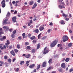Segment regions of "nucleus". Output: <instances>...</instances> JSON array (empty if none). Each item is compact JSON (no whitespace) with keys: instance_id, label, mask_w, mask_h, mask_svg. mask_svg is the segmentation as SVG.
<instances>
[{"instance_id":"1a4fd4ad","label":"nucleus","mask_w":73,"mask_h":73,"mask_svg":"<svg viewBox=\"0 0 73 73\" xmlns=\"http://www.w3.org/2000/svg\"><path fill=\"white\" fill-rule=\"evenodd\" d=\"M10 53L12 54V55H13V56H15V55H16V54H15V52H14V51H13V50H12L11 52Z\"/></svg>"},{"instance_id":"603ef678","label":"nucleus","mask_w":73,"mask_h":73,"mask_svg":"<svg viewBox=\"0 0 73 73\" xmlns=\"http://www.w3.org/2000/svg\"><path fill=\"white\" fill-rule=\"evenodd\" d=\"M65 58H63L62 59V62H64V61H65Z\"/></svg>"},{"instance_id":"8fccbe9b","label":"nucleus","mask_w":73,"mask_h":73,"mask_svg":"<svg viewBox=\"0 0 73 73\" xmlns=\"http://www.w3.org/2000/svg\"><path fill=\"white\" fill-rule=\"evenodd\" d=\"M32 36V35H31V34L29 33L28 35V36L30 38L31 37V36Z\"/></svg>"},{"instance_id":"9b49d317","label":"nucleus","mask_w":73,"mask_h":73,"mask_svg":"<svg viewBox=\"0 0 73 73\" xmlns=\"http://www.w3.org/2000/svg\"><path fill=\"white\" fill-rule=\"evenodd\" d=\"M37 7V4H36V3L35 2L33 5V7H32V9H34V8H35L36 7Z\"/></svg>"},{"instance_id":"bf43d9fd","label":"nucleus","mask_w":73,"mask_h":73,"mask_svg":"<svg viewBox=\"0 0 73 73\" xmlns=\"http://www.w3.org/2000/svg\"><path fill=\"white\" fill-rule=\"evenodd\" d=\"M17 13V11H15V12L14 13V15H16V14Z\"/></svg>"},{"instance_id":"20e7f679","label":"nucleus","mask_w":73,"mask_h":73,"mask_svg":"<svg viewBox=\"0 0 73 73\" xmlns=\"http://www.w3.org/2000/svg\"><path fill=\"white\" fill-rule=\"evenodd\" d=\"M1 4H2V8H4L5 7V0H3L1 2Z\"/></svg>"},{"instance_id":"c85d7f7f","label":"nucleus","mask_w":73,"mask_h":73,"mask_svg":"<svg viewBox=\"0 0 73 73\" xmlns=\"http://www.w3.org/2000/svg\"><path fill=\"white\" fill-rule=\"evenodd\" d=\"M6 48V46H5V45H3V47L1 48V50H3V49H5Z\"/></svg>"},{"instance_id":"0eeeda50","label":"nucleus","mask_w":73,"mask_h":73,"mask_svg":"<svg viewBox=\"0 0 73 73\" xmlns=\"http://www.w3.org/2000/svg\"><path fill=\"white\" fill-rule=\"evenodd\" d=\"M65 64L64 63H62V64L61 65V66L62 68H63L64 69H65V68H66V67L65 66Z\"/></svg>"},{"instance_id":"9d476101","label":"nucleus","mask_w":73,"mask_h":73,"mask_svg":"<svg viewBox=\"0 0 73 73\" xmlns=\"http://www.w3.org/2000/svg\"><path fill=\"white\" fill-rule=\"evenodd\" d=\"M44 29V27L41 26H40L39 28V29L40 31H43Z\"/></svg>"},{"instance_id":"680f3d73","label":"nucleus","mask_w":73,"mask_h":73,"mask_svg":"<svg viewBox=\"0 0 73 73\" xmlns=\"http://www.w3.org/2000/svg\"><path fill=\"white\" fill-rule=\"evenodd\" d=\"M12 48V46H9V49H11Z\"/></svg>"},{"instance_id":"5fc2aeb1","label":"nucleus","mask_w":73,"mask_h":73,"mask_svg":"<svg viewBox=\"0 0 73 73\" xmlns=\"http://www.w3.org/2000/svg\"><path fill=\"white\" fill-rule=\"evenodd\" d=\"M19 70V68H17V69H16V72H18Z\"/></svg>"},{"instance_id":"864d4df0","label":"nucleus","mask_w":73,"mask_h":73,"mask_svg":"<svg viewBox=\"0 0 73 73\" xmlns=\"http://www.w3.org/2000/svg\"><path fill=\"white\" fill-rule=\"evenodd\" d=\"M8 45L9 44L5 43V45H6L7 48H8V47H9V46H8Z\"/></svg>"},{"instance_id":"6ab92c4d","label":"nucleus","mask_w":73,"mask_h":73,"mask_svg":"<svg viewBox=\"0 0 73 73\" xmlns=\"http://www.w3.org/2000/svg\"><path fill=\"white\" fill-rule=\"evenodd\" d=\"M35 38L36 37L35 36H33L32 37L30 38L31 39V40H34V39H35Z\"/></svg>"},{"instance_id":"412c9836","label":"nucleus","mask_w":73,"mask_h":73,"mask_svg":"<svg viewBox=\"0 0 73 73\" xmlns=\"http://www.w3.org/2000/svg\"><path fill=\"white\" fill-rule=\"evenodd\" d=\"M58 7L60 9H62V8H65V7L64 6H62L61 5H58Z\"/></svg>"},{"instance_id":"774afa93","label":"nucleus","mask_w":73,"mask_h":73,"mask_svg":"<svg viewBox=\"0 0 73 73\" xmlns=\"http://www.w3.org/2000/svg\"><path fill=\"white\" fill-rule=\"evenodd\" d=\"M69 16L71 18L72 17V15H71V14H70L69 15Z\"/></svg>"},{"instance_id":"6e6552de","label":"nucleus","mask_w":73,"mask_h":73,"mask_svg":"<svg viewBox=\"0 0 73 73\" xmlns=\"http://www.w3.org/2000/svg\"><path fill=\"white\" fill-rule=\"evenodd\" d=\"M17 19V18H16V17H14L12 18V21H13L14 23L16 22V19Z\"/></svg>"},{"instance_id":"09e8293b","label":"nucleus","mask_w":73,"mask_h":73,"mask_svg":"<svg viewBox=\"0 0 73 73\" xmlns=\"http://www.w3.org/2000/svg\"><path fill=\"white\" fill-rule=\"evenodd\" d=\"M25 44L26 45H29V43L28 42H26L25 43Z\"/></svg>"},{"instance_id":"bb28decb","label":"nucleus","mask_w":73,"mask_h":73,"mask_svg":"<svg viewBox=\"0 0 73 73\" xmlns=\"http://www.w3.org/2000/svg\"><path fill=\"white\" fill-rule=\"evenodd\" d=\"M40 66H41V65L39 64L37 66V68H36V70H38L40 68Z\"/></svg>"},{"instance_id":"f03ea898","label":"nucleus","mask_w":73,"mask_h":73,"mask_svg":"<svg viewBox=\"0 0 73 73\" xmlns=\"http://www.w3.org/2000/svg\"><path fill=\"white\" fill-rule=\"evenodd\" d=\"M62 40L63 42H65L66 41H68V37L66 35L63 36L62 38Z\"/></svg>"},{"instance_id":"0e129e2a","label":"nucleus","mask_w":73,"mask_h":73,"mask_svg":"<svg viewBox=\"0 0 73 73\" xmlns=\"http://www.w3.org/2000/svg\"><path fill=\"white\" fill-rule=\"evenodd\" d=\"M69 18H67L65 19V20H66V21H68L69 20Z\"/></svg>"},{"instance_id":"37998d69","label":"nucleus","mask_w":73,"mask_h":73,"mask_svg":"<svg viewBox=\"0 0 73 73\" xmlns=\"http://www.w3.org/2000/svg\"><path fill=\"white\" fill-rule=\"evenodd\" d=\"M62 46V45L61 44H58L57 46L58 47H59V48H60V47H61Z\"/></svg>"},{"instance_id":"2eb2a0df","label":"nucleus","mask_w":73,"mask_h":73,"mask_svg":"<svg viewBox=\"0 0 73 73\" xmlns=\"http://www.w3.org/2000/svg\"><path fill=\"white\" fill-rule=\"evenodd\" d=\"M34 32H35L36 33H38L39 32V30L38 29L34 30L33 31Z\"/></svg>"},{"instance_id":"473e14b6","label":"nucleus","mask_w":73,"mask_h":73,"mask_svg":"<svg viewBox=\"0 0 73 73\" xmlns=\"http://www.w3.org/2000/svg\"><path fill=\"white\" fill-rule=\"evenodd\" d=\"M31 52L33 53H35V52H36V50L35 49H33L32 50Z\"/></svg>"},{"instance_id":"f704fd0d","label":"nucleus","mask_w":73,"mask_h":73,"mask_svg":"<svg viewBox=\"0 0 73 73\" xmlns=\"http://www.w3.org/2000/svg\"><path fill=\"white\" fill-rule=\"evenodd\" d=\"M5 44H10V42H9V40H8L7 41V43H6Z\"/></svg>"},{"instance_id":"13d9d810","label":"nucleus","mask_w":73,"mask_h":73,"mask_svg":"<svg viewBox=\"0 0 73 73\" xmlns=\"http://www.w3.org/2000/svg\"><path fill=\"white\" fill-rule=\"evenodd\" d=\"M40 25L39 24L38 25L36 26V29H37V28H38V27H39V26H40Z\"/></svg>"},{"instance_id":"69168bd1","label":"nucleus","mask_w":73,"mask_h":73,"mask_svg":"<svg viewBox=\"0 0 73 73\" xmlns=\"http://www.w3.org/2000/svg\"><path fill=\"white\" fill-rule=\"evenodd\" d=\"M3 44H0V48H2V46L3 45Z\"/></svg>"},{"instance_id":"7ed1b4c3","label":"nucleus","mask_w":73,"mask_h":73,"mask_svg":"<svg viewBox=\"0 0 73 73\" xmlns=\"http://www.w3.org/2000/svg\"><path fill=\"white\" fill-rule=\"evenodd\" d=\"M47 47H46L44 49V52H43V54H45L46 53H48L49 52V50L46 49Z\"/></svg>"},{"instance_id":"4c0bfd02","label":"nucleus","mask_w":73,"mask_h":73,"mask_svg":"<svg viewBox=\"0 0 73 73\" xmlns=\"http://www.w3.org/2000/svg\"><path fill=\"white\" fill-rule=\"evenodd\" d=\"M58 70L60 72H62V69L61 68H60L58 69Z\"/></svg>"},{"instance_id":"3c124183","label":"nucleus","mask_w":73,"mask_h":73,"mask_svg":"<svg viewBox=\"0 0 73 73\" xmlns=\"http://www.w3.org/2000/svg\"><path fill=\"white\" fill-rule=\"evenodd\" d=\"M60 64L59 63H58L56 64L57 66H60Z\"/></svg>"},{"instance_id":"e433bc0d","label":"nucleus","mask_w":73,"mask_h":73,"mask_svg":"<svg viewBox=\"0 0 73 73\" xmlns=\"http://www.w3.org/2000/svg\"><path fill=\"white\" fill-rule=\"evenodd\" d=\"M60 23L62 24H63V25H64V24H65V23L64 22V21L62 20L60 21Z\"/></svg>"},{"instance_id":"f3484780","label":"nucleus","mask_w":73,"mask_h":73,"mask_svg":"<svg viewBox=\"0 0 73 73\" xmlns=\"http://www.w3.org/2000/svg\"><path fill=\"white\" fill-rule=\"evenodd\" d=\"M5 39H6V36H4L2 37V38H1V41H4V40H5Z\"/></svg>"},{"instance_id":"e2e57ef3","label":"nucleus","mask_w":73,"mask_h":73,"mask_svg":"<svg viewBox=\"0 0 73 73\" xmlns=\"http://www.w3.org/2000/svg\"><path fill=\"white\" fill-rule=\"evenodd\" d=\"M18 38L19 39V40H21V39H22V38H21V36H19Z\"/></svg>"},{"instance_id":"7c9ffc66","label":"nucleus","mask_w":73,"mask_h":73,"mask_svg":"<svg viewBox=\"0 0 73 73\" xmlns=\"http://www.w3.org/2000/svg\"><path fill=\"white\" fill-rule=\"evenodd\" d=\"M42 34L41 33H40L38 36V39H40V38H41V36Z\"/></svg>"},{"instance_id":"79ce46f5","label":"nucleus","mask_w":73,"mask_h":73,"mask_svg":"<svg viewBox=\"0 0 73 73\" xmlns=\"http://www.w3.org/2000/svg\"><path fill=\"white\" fill-rule=\"evenodd\" d=\"M10 14H11V13L9 12H8L7 13V15H6V16H7V17H9L10 16Z\"/></svg>"},{"instance_id":"f8f14e48","label":"nucleus","mask_w":73,"mask_h":73,"mask_svg":"<svg viewBox=\"0 0 73 73\" xmlns=\"http://www.w3.org/2000/svg\"><path fill=\"white\" fill-rule=\"evenodd\" d=\"M32 23H33V21H32V20H30L29 23H28V26H30V25L32 24Z\"/></svg>"},{"instance_id":"c9c22d12","label":"nucleus","mask_w":73,"mask_h":73,"mask_svg":"<svg viewBox=\"0 0 73 73\" xmlns=\"http://www.w3.org/2000/svg\"><path fill=\"white\" fill-rule=\"evenodd\" d=\"M17 48L18 49H20V45L19 44H17Z\"/></svg>"},{"instance_id":"f257e3e1","label":"nucleus","mask_w":73,"mask_h":73,"mask_svg":"<svg viewBox=\"0 0 73 73\" xmlns=\"http://www.w3.org/2000/svg\"><path fill=\"white\" fill-rule=\"evenodd\" d=\"M58 42V41L56 40L54 41L53 42H52L51 44L50 45V46L52 47H54Z\"/></svg>"},{"instance_id":"a18cd8bd","label":"nucleus","mask_w":73,"mask_h":73,"mask_svg":"<svg viewBox=\"0 0 73 73\" xmlns=\"http://www.w3.org/2000/svg\"><path fill=\"white\" fill-rule=\"evenodd\" d=\"M33 44H35V43H36V40H34L33 41Z\"/></svg>"},{"instance_id":"052dcab7","label":"nucleus","mask_w":73,"mask_h":73,"mask_svg":"<svg viewBox=\"0 0 73 73\" xmlns=\"http://www.w3.org/2000/svg\"><path fill=\"white\" fill-rule=\"evenodd\" d=\"M15 61H16V58H13V62H14Z\"/></svg>"},{"instance_id":"ddd939ff","label":"nucleus","mask_w":73,"mask_h":73,"mask_svg":"<svg viewBox=\"0 0 73 73\" xmlns=\"http://www.w3.org/2000/svg\"><path fill=\"white\" fill-rule=\"evenodd\" d=\"M0 35H2V34H4V32H3V30L2 29V28H0Z\"/></svg>"},{"instance_id":"4468645a","label":"nucleus","mask_w":73,"mask_h":73,"mask_svg":"<svg viewBox=\"0 0 73 73\" xmlns=\"http://www.w3.org/2000/svg\"><path fill=\"white\" fill-rule=\"evenodd\" d=\"M4 29H6V31H8L9 28L7 26H4L3 27Z\"/></svg>"},{"instance_id":"423d86ee","label":"nucleus","mask_w":73,"mask_h":73,"mask_svg":"<svg viewBox=\"0 0 73 73\" xmlns=\"http://www.w3.org/2000/svg\"><path fill=\"white\" fill-rule=\"evenodd\" d=\"M26 49L27 50H31L32 49V48L29 46L26 47Z\"/></svg>"},{"instance_id":"aec40b11","label":"nucleus","mask_w":73,"mask_h":73,"mask_svg":"<svg viewBox=\"0 0 73 73\" xmlns=\"http://www.w3.org/2000/svg\"><path fill=\"white\" fill-rule=\"evenodd\" d=\"M40 47V44L38 43L37 44V48H36V50H37V49H39Z\"/></svg>"},{"instance_id":"b1692460","label":"nucleus","mask_w":73,"mask_h":73,"mask_svg":"<svg viewBox=\"0 0 73 73\" xmlns=\"http://www.w3.org/2000/svg\"><path fill=\"white\" fill-rule=\"evenodd\" d=\"M0 63L1 64H0V66H2L4 64V62L2 61H0Z\"/></svg>"},{"instance_id":"dca6fc26","label":"nucleus","mask_w":73,"mask_h":73,"mask_svg":"<svg viewBox=\"0 0 73 73\" xmlns=\"http://www.w3.org/2000/svg\"><path fill=\"white\" fill-rule=\"evenodd\" d=\"M35 66V64H33L30 66L29 67L30 68H33V67Z\"/></svg>"},{"instance_id":"4d7b16f0","label":"nucleus","mask_w":73,"mask_h":73,"mask_svg":"<svg viewBox=\"0 0 73 73\" xmlns=\"http://www.w3.org/2000/svg\"><path fill=\"white\" fill-rule=\"evenodd\" d=\"M61 4H62V6H64V5H65V4H64V2H62L61 3Z\"/></svg>"},{"instance_id":"c756f323","label":"nucleus","mask_w":73,"mask_h":73,"mask_svg":"<svg viewBox=\"0 0 73 73\" xmlns=\"http://www.w3.org/2000/svg\"><path fill=\"white\" fill-rule=\"evenodd\" d=\"M24 64V61H21L20 62V65H23Z\"/></svg>"},{"instance_id":"a19ab883","label":"nucleus","mask_w":73,"mask_h":73,"mask_svg":"<svg viewBox=\"0 0 73 73\" xmlns=\"http://www.w3.org/2000/svg\"><path fill=\"white\" fill-rule=\"evenodd\" d=\"M25 33H23L22 34V36L23 38H25Z\"/></svg>"},{"instance_id":"ea45409f","label":"nucleus","mask_w":73,"mask_h":73,"mask_svg":"<svg viewBox=\"0 0 73 73\" xmlns=\"http://www.w3.org/2000/svg\"><path fill=\"white\" fill-rule=\"evenodd\" d=\"M68 45L69 46L72 47V43H70L68 44Z\"/></svg>"},{"instance_id":"49530a36","label":"nucleus","mask_w":73,"mask_h":73,"mask_svg":"<svg viewBox=\"0 0 73 73\" xmlns=\"http://www.w3.org/2000/svg\"><path fill=\"white\" fill-rule=\"evenodd\" d=\"M4 59L5 60H7L8 58V57L7 56H5L4 58Z\"/></svg>"},{"instance_id":"a211bd4d","label":"nucleus","mask_w":73,"mask_h":73,"mask_svg":"<svg viewBox=\"0 0 73 73\" xmlns=\"http://www.w3.org/2000/svg\"><path fill=\"white\" fill-rule=\"evenodd\" d=\"M31 55L30 54H28L27 55H26L25 56V57L27 58H30V57H31Z\"/></svg>"},{"instance_id":"58836bf2","label":"nucleus","mask_w":73,"mask_h":73,"mask_svg":"<svg viewBox=\"0 0 73 73\" xmlns=\"http://www.w3.org/2000/svg\"><path fill=\"white\" fill-rule=\"evenodd\" d=\"M14 51L15 53H17V52H19V50H18L16 49H14Z\"/></svg>"},{"instance_id":"6e6d98bb","label":"nucleus","mask_w":73,"mask_h":73,"mask_svg":"<svg viewBox=\"0 0 73 73\" xmlns=\"http://www.w3.org/2000/svg\"><path fill=\"white\" fill-rule=\"evenodd\" d=\"M50 31H51V29H49L47 31L48 33H50Z\"/></svg>"},{"instance_id":"2f4dec72","label":"nucleus","mask_w":73,"mask_h":73,"mask_svg":"<svg viewBox=\"0 0 73 73\" xmlns=\"http://www.w3.org/2000/svg\"><path fill=\"white\" fill-rule=\"evenodd\" d=\"M7 61L9 63H11V61H12V60L11 58H9L8 59Z\"/></svg>"},{"instance_id":"72a5a7b5","label":"nucleus","mask_w":73,"mask_h":73,"mask_svg":"<svg viewBox=\"0 0 73 73\" xmlns=\"http://www.w3.org/2000/svg\"><path fill=\"white\" fill-rule=\"evenodd\" d=\"M11 37L13 38H14L15 37V34H12L11 35Z\"/></svg>"},{"instance_id":"de8ad7c7","label":"nucleus","mask_w":73,"mask_h":73,"mask_svg":"<svg viewBox=\"0 0 73 73\" xmlns=\"http://www.w3.org/2000/svg\"><path fill=\"white\" fill-rule=\"evenodd\" d=\"M13 34H14V35L16 34V31L15 30L13 31Z\"/></svg>"},{"instance_id":"39448f33","label":"nucleus","mask_w":73,"mask_h":73,"mask_svg":"<svg viewBox=\"0 0 73 73\" xmlns=\"http://www.w3.org/2000/svg\"><path fill=\"white\" fill-rule=\"evenodd\" d=\"M7 19H5L3 21V24H10V22H9V23H8L7 21H8Z\"/></svg>"},{"instance_id":"5701e85b","label":"nucleus","mask_w":73,"mask_h":73,"mask_svg":"<svg viewBox=\"0 0 73 73\" xmlns=\"http://www.w3.org/2000/svg\"><path fill=\"white\" fill-rule=\"evenodd\" d=\"M48 62L49 64H52V63L53 62H52V58L50 59L49 60Z\"/></svg>"},{"instance_id":"cd10ccee","label":"nucleus","mask_w":73,"mask_h":73,"mask_svg":"<svg viewBox=\"0 0 73 73\" xmlns=\"http://www.w3.org/2000/svg\"><path fill=\"white\" fill-rule=\"evenodd\" d=\"M70 60L69 58H66L65 60V62H68L69 61V60Z\"/></svg>"},{"instance_id":"c03bdc74","label":"nucleus","mask_w":73,"mask_h":73,"mask_svg":"<svg viewBox=\"0 0 73 73\" xmlns=\"http://www.w3.org/2000/svg\"><path fill=\"white\" fill-rule=\"evenodd\" d=\"M37 17H36L33 20V21H37V19H37Z\"/></svg>"},{"instance_id":"a878e982","label":"nucleus","mask_w":73,"mask_h":73,"mask_svg":"<svg viewBox=\"0 0 73 73\" xmlns=\"http://www.w3.org/2000/svg\"><path fill=\"white\" fill-rule=\"evenodd\" d=\"M33 1H30L29 5H33Z\"/></svg>"},{"instance_id":"338daca9","label":"nucleus","mask_w":73,"mask_h":73,"mask_svg":"<svg viewBox=\"0 0 73 73\" xmlns=\"http://www.w3.org/2000/svg\"><path fill=\"white\" fill-rule=\"evenodd\" d=\"M50 25H51V26H52L53 25V23H52V22H51L50 24H49Z\"/></svg>"},{"instance_id":"4be33fe9","label":"nucleus","mask_w":73,"mask_h":73,"mask_svg":"<svg viewBox=\"0 0 73 73\" xmlns=\"http://www.w3.org/2000/svg\"><path fill=\"white\" fill-rule=\"evenodd\" d=\"M46 62H44L42 65V67H45L46 66Z\"/></svg>"},{"instance_id":"393cba45","label":"nucleus","mask_w":73,"mask_h":73,"mask_svg":"<svg viewBox=\"0 0 73 73\" xmlns=\"http://www.w3.org/2000/svg\"><path fill=\"white\" fill-rule=\"evenodd\" d=\"M51 69H53V67L50 66L47 68V70H50Z\"/></svg>"}]
</instances>
